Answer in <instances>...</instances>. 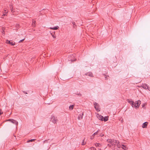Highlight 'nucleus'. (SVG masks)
<instances>
[{
	"instance_id": "1",
	"label": "nucleus",
	"mask_w": 150,
	"mask_h": 150,
	"mask_svg": "<svg viewBox=\"0 0 150 150\" xmlns=\"http://www.w3.org/2000/svg\"><path fill=\"white\" fill-rule=\"evenodd\" d=\"M107 142L110 143L112 146L117 145V146H119V142H117V140L114 139H108L107 140Z\"/></svg>"
},
{
	"instance_id": "2",
	"label": "nucleus",
	"mask_w": 150,
	"mask_h": 150,
	"mask_svg": "<svg viewBox=\"0 0 150 150\" xmlns=\"http://www.w3.org/2000/svg\"><path fill=\"white\" fill-rule=\"evenodd\" d=\"M51 120L54 124H56L58 121V119L57 117L52 116L51 117Z\"/></svg>"
},
{
	"instance_id": "3",
	"label": "nucleus",
	"mask_w": 150,
	"mask_h": 150,
	"mask_svg": "<svg viewBox=\"0 0 150 150\" xmlns=\"http://www.w3.org/2000/svg\"><path fill=\"white\" fill-rule=\"evenodd\" d=\"M140 104L141 101L139 100L136 101L135 103H134V107L136 108H139Z\"/></svg>"
},
{
	"instance_id": "4",
	"label": "nucleus",
	"mask_w": 150,
	"mask_h": 150,
	"mask_svg": "<svg viewBox=\"0 0 150 150\" xmlns=\"http://www.w3.org/2000/svg\"><path fill=\"white\" fill-rule=\"evenodd\" d=\"M94 107L95 109H96L97 111H100V109L99 108V105L98 103L96 102H94Z\"/></svg>"
},
{
	"instance_id": "5",
	"label": "nucleus",
	"mask_w": 150,
	"mask_h": 150,
	"mask_svg": "<svg viewBox=\"0 0 150 150\" xmlns=\"http://www.w3.org/2000/svg\"><path fill=\"white\" fill-rule=\"evenodd\" d=\"M8 121H9L13 124H15L16 125H18V122L16 120H15L12 119H10L8 120Z\"/></svg>"
},
{
	"instance_id": "6",
	"label": "nucleus",
	"mask_w": 150,
	"mask_h": 150,
	"mask_svg": "<svg viewBox=\"0 0 150 150\" xmlns=\"http://www.w3.org/2000/svg\"><path fill=\"white\" fill-rule=\"evenodd\" d=\"M97 117L99 120H103V117L102 116L98 114L97 115Z\"/></svg>"
},
{
	"instance_id": "7",
	"label": "nucleus",
	"mask_w": 150,
	"mask_h": 150,
	"mask_svg": "<svg viewBox=\"0 0 150 150\" xmlns=\"http://www.w3.org/2000/svg\"><path fill=\"white\" fill-rule=\"evenodd\" d=\"M142 86L143 88L145 89H147V88H148V85L146 83L142 84Z\"/></svg>"
},
{
	"instance_id": "8",
	"label": "nucleus",
	"mask_w": 150,
	"mask_h": 150,
	"mask_svg": "<svg viewBox=\"0 0 150 150\" xmlns=\"http://www.w3.org/2000/svg\"><path fill=\"white\" fill-rule=\"evenodd\" d=\"M128 102L130 104L132 107H134V102L132 100H128Z\"/></svg>"
},
{
	"instance_id": "9",
	"label": "nucleus",
	"mask_w": 150,
	"mask_h": 150,
	"mask_svg": "<svg viewBox=\"0 0 150 150\" xmlns=\"http://www.w3.org/2000/svg\"><path fill=\"white\" fill-rule=\"evenodd\" d=\"M148 123V122H145L144 123H143L142 124V127L143 128H146V127Z\"/></svg>"
},
{
	"instance_id": "10",
	"label": "nucleus",
	"mask_w": 150,
	"mask_h": 150,
	"mask_svg": "<svg viewBox=\"0 0 150 150\" xmlns=\"http://www.w3.org/2000/svg\"><path fill=\"white\" fill-rule=\"evenodd\" d=\"M83 113L82 112L81 114L79 115L78 116V119L79 120H81L82 118L83 117Z\"/></svg>"
},
{
	"instance_id": "11",
	"label": "nucleus",
	"mask_w": 150,
	"mask_h": 150,
	"mask_svg": "<svg viewBox=\"0 0 150 150\" xmlns=\"http://www.w3.org/2000/svg\"><path fill=\"white\" fill-rule=\"evenodd\" d=\"M86 75L88 76L91 77H93V74L91 72H89L86 74Z\"/></svg>"
},
{
	"instance_id": "12",
	"label": "nucleus",
	"mask_w": 150,
	"mask_h": 150,
	"mask_svg": "<svg viewBox=\"0 0 150 150\" xmlns=\"http://www.w3.org/2000/svg\"><path fill=\"white\" fill-rule=\"evenodd\" d=\"M59 27L57 26L55 27H50L49 28L50 29H53L54 30H57L59 28Z\"/></svg>"
},
{
	"instance_id": "13",
	"label": "nucleus",
	"mask_w": 150,
	"mask_h": 150,
	"mask_svg": "<svg viewBox=\"0 0 150 150\" xmlns=\"http://www.w3.org/2000/svg\"><path fill=\"white\" fill-rule=\"evenodd\" d=\"M108 117L106 116L104 118L103 117V120H104L105 122L107 121L108 120Z\"/></svg>"
},
{
	"instance_id": "14",
	"label": "nucleus",
	"mask_w": 150,
	"mask_h": 150,
	"mask_svg": "<svg viewBox=\"0 0 150 150\" xmlns=\"http://www.w3.org/2000/svg\"><path fill=\"white\" fill-rule=\"evenodd\" d=\"M122 146L124 147H122L123 149H124L127 150L128 149V148L126 146L124 145L123 144H122Z\"/></svg>"
},
{
	"instance_id": "15",
	"label": "nucleus",
	"mask_w": 150,
	"mask_h": 150,
	"mask_svg": "<svg viewBox=\"0 0 150 150\" xmlns=\"http://www.w3.org/2000/svg\"><path fill=\"white\" fill-rule=\"evenodd\" d=\"M74 105H71L69 107V109L70 110H72L74 108Z\"/></svg>"
},
{
	"instance_id": "16",
	"label": "nucleus",
	"mask_w": 150,
	"mask_h": 150,
	"mask_svg": "<svg viewBox=\"0 0 150 150\" xmlns=\"http://www.w3.org/2000/svg\"><path fill=\"white\" fill-rule=\"evenodd\" d=\"M35 20H33L32 23V25L34 27L35 26Z\"/></svg>"
},
{
	"instance_id": "17",
	"label": "nucleus",
	"mask_w": 150,
	"mask_h": 150,
	"mask_svg": "<svg viewBox=\"0 0 150 150\" xmlns=\"http://www.w3.org/2000/svg\"><path fill=\"white\" fill-rule=\"evenodd\" d=\"M99 130H98L96 132L94 133L92 135V136L93 137H94L95 136V135L97 134L99 132Z\"/></svg>"
},
{
	"instance_id": "18",
	"label": "nucleus",
	"mask_w": 150,
	"mask_h": 150,
	"mask_svg": "<svg viewBox=\"0 0 150 150\" xmlns=\"http://www.w3.org/2000/svg\"><path fill=\"white\" fill-rule=\"evenodd\" d=\"M10 8L11 9V11L12 12H13V7L12 6V5H10Z\"/></svg>"
},
{
	"instance_id": "19",
	"label": "nucleus",
	"mask_w": 150,
	"mask_h": 150,
	"mask_svg": "<svg viewBox=\"0 0 150 150\" xmlns=\"http://www.w3.org/2000/svg\"><path fill=\"white\" fill-rule=\"evenodd\" d=\"M35 140V139H30V140H28L27 141V143H28V142H32L33 141H34Z\"/></svg>"
},
{
	"instance_id": "20",
	"label": "nucleus",
	"mask_w": 150,
	"mask_h": 150,
	"mask_svg": "<svg viewBox=\"0 0 150 150\" xmlns=\"http://www.w3.org/2000/svg\"><path fill=\"white\" fill-rule=\"evenodd\" d=\"M86 143V142H84V139L83 140V142H82V145H85Z\"/></svg>"
},
{
	"instance_id": "21",
	"label": "nucleus",
	"mask_w": 150,
	"mask_h": 150,
	"mask_svg": "<svg viewBox=\"0 0 150 150\" xmlns=\"http://www.w3.org/2000/svg\"><path fill=\"white\" fill-rule=\"evenodd\" d=\"M9 44H11V45H15V42H10Z\"/></svg>"
},
{
	"instance_id": "22",
	"label": "nucleus",
	"mask_w": 150,
	"mask_h": 150,
	"mask_svg": "<svg viewBox=\"0 0 150 150\" xmlns=\"http://www.w3.org/2000/svg\"><path fill=\"white\" fill-rule=\"evenodd\" d=\"M10 41H9L8 40H7L6 41V42L7 44H10Z\"/></svg>"
},
{
	"instance_id": "23",
	"label": "nucleus",
	"mask_w": 150,
	"mask_h": 150,
	"mask_svg": "<svg viewBox=\"0 0 150 150\" xmlns=\"http://www.w3.org/2000/svg\"><path fill=\"white\" fill-rule=\"evenodd\" d=\"M91 149V150H96V149L95 148L92 147L90 148Z\"/></svg>"
},
{
	"instance_id": "24",
	"label": "nucleus",
	"mask_w": 150,
	"mask_h": 150,
	"mask_svg": "<svg viewBox=\"0 0 150 150\" xmlns=\"http://www.w3.org/2000/svg\"><path fill=\"white\" fill-rule=\"evenodd\" d=\"M72 24L73 25V26L74 27H75V26H76V25H75V23L74 22H72Z\"/></svg>"
},
{
	"instance_id": "25",
	"label": "nucleus",
	"mask_w": 150,
	"mask_h": 150,
	"mask_svg": "<svg viewBox=\"0 0 150 150\" xmlns=\"http://www.w3.org/2000/svg\"><path fill=\"white\" fill-rule=\"evenodd\" d=\"M51 34L54 38H56V36H54V35H53L52 34V33Z\"/></svg>"
},
{
	"instance_id": "26",
	"label": "nucleus",
	"mask_w": 150,
	"mask_h": 150,
	"mask_svg": "<svg viewBox=\"0 0 150 150\" xmlns=\"http://www.w3.org/2000/svg\"><path fill=\"white\" fill-rule=\"evenodd\" d=\"M25 39H23L22 40H20L19 42V43H21V42H22Z\"/></svg>"
},
{
	"instance_id": "27",
	"label": "nucleus",
	"mask_w": 150,
	"mask_h": 150,
	"mask_svg": "<svg viewBox=\"0 0 150 150\" xmlns=\"http://www.w3.org/2000/svg\"><path fill=\"white\" fill-rule=\"evenodd\" d=\"M108 146L109 147H111V146H112V145L111 144H108Z\"/></svg>"
},
{
	"instance_id": "28",
	"label": "nucleus",
	"mask_w": 150,
	"mask_h": 150,
	"mask_svg": "<svg viewBox=\"0 0 150 150\" xmlns=\"http://www.w3.org/2000/svg\"><path fill=\"white\" fill-rule=\"evenodd\" d=\"M3 113V112L0 109V115Z\"/></svg>"
},
{
	"instance_id": "29",
	"label": "nucleus",
	"mask_w": 150,
	"mask_h": 150,
	"mask_svg": "<svg viewBox=\"0 0 150 150\" xmlns=\"http://www.w3.org/2000/svg\"><path fill=\"white\" fill-rule=\"evenodd\" d=\"M100 145V144H99V143H97V145L96 146H99Z\"/></svg>"
},
{
	"instance_id": "30",
	"label": "nucleus",
	"mask_w": 150,
	"mask_h": 150,
	"mask_svg": "<svg viewBox=\"0 0 150 150\" xmlns=\"http://www.w3.org/2000/svg\"><path fill=\"white\" fill-rule=\"evenodd\" d=\"M103 135H103V134H101L100 135V136L101 137H102V136H103Z\"/></svg>"
},
{
	"instance_id": "31",
	"label": "nucleus",
	"mask_w": 150,
	"mask_h": 150,
	"mask_svg": "<svg viewBox=\"0 0 150 150\" xmlns=\"http://www.w3.org/2000/svg\"><path fill=\"white\" fill-rule=\"evenodd\" d=\"M149 91H150V88L148 87V88H147Z\"/></svg>"
},
{
	"instance_id": "32",
	"label": "nucleus",
	"mask_w": 150,
	"mask_h": 150,
	"mask_svg": "<svg viewBox=\"0 0 150 150\" xmlns=\"http://www.w3.org/2000/svg\"><path fill=\"white\" fill-rule=\"evenodd\" d=\"M94 138L93 137H91L90 138V139H93V138Z\"/></svg>"
},
{
	"instance_id": "33",
	"label": "nucleus",
	"mask_w": 150,
	"mask_h": 150,
	"mask_svg": "<svg viewBox=\"0 0 150 150\" xmlns=\"http://www.w3.org/2000/svg\"><path fill=\"white\" fill-rule=\"evenodd\" d=\"M105 78L106 79L107 78V76L105 75Z\"/></svg>"
},
{
	"instance_id": "34",
	"label": "nucleus",
	"mask_w": 150,
	"mask_h": 150,
	"mask_svg": "<svg viewBox=\"0 0 150 150\" xmlns=\"http://www.w3.org/2000/svg\"><path fill=\"white\" fill-rule=\"evenodd\" d=\"M144 105H145L144 104H143V105H142V107H144Z\"/></svg>"
},
{
	"instance_id": "35",
	"label": "nucleus",
	"mask_w": 150,
	"mask_h": 150,
	"mask_svg": "<svg viewBox=\"0 0 150 150\" xmlns=\"http://www.w3.org/2000/svg\"><path fill=\"white\" fill-rule=\"evenodd\" d=\"M2 33H3V34H4V30H3V32H2Z\"/></svg>"
},
{
	"instance_id": "36",
	"label": "nucleus",
	"mask_w": 150,
	"mask_h": 150,
	"mask_svg": "<svg viewBox=\"0 0 150 150\" xmlns=\"http://www.w3.org/2000/svg\"><path fill=\"white\" fill-rule=\"evenodd\" d=\"M79 96H81V94H79Z\"/></svg>"
},
{
	"instance_id": "37",
	"label": "nucleus",
	"mask_w": 150,
	"mask_h": 150,
	"mask_svg": "<svg viewBox=\"0 0 150 150\" xmlns=\"http://www.w3.org/2000/svg\"><path fill=\"white\" fill-rule=\"evenodd\" d=\"M5 15H5V14H4L3 15V16H5Z\"/></svg>"
},
{
	"instance_id": "38",
	"label": "nucleus",
	"mask_w": 150,
	"mask_h": 150,
	"mask_svg": "<svg viewBox=\"0 0 150 150\" xmlns=\"http://www.w3.org/2000/svg\"><path fill=\"white\" fill-rule=\"evenodd\" d=\"M99 150H101V149H99Z\"/></svg>"
}]
</instances>
